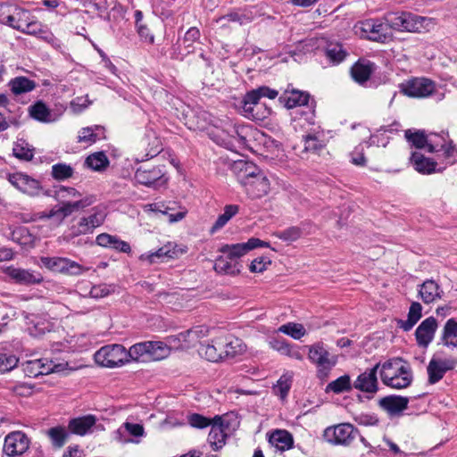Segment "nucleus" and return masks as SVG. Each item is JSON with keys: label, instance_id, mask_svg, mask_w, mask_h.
Segmentation results:
<instances>
[{"label": "nucleus", "instance_id": "obj_1", "mask_svg": "<svg viewBox=\"0 0 457 457\" xmlns=\"http://www.w3.org/2000/svg\"><path fill=\"white\" fill-rule=\"evenodd\" d=\"M0 23L26 34L40 31V24L33 20L30 12L16 4H0Z\"/></svg>", "mask_w": 457, "mask_h": 457}, {"label": "nucleus", "instance_id": "obj_2", "mask_svg": "<svg viewBox=\"0 0 457 457\" xmlns=\"http://www.w3.org/2000/svg\"><path fill=\"white\" fill-rule=\"evenodd\" d=\"M384 20L388 22L390 30L411 33L420 32L431 23L430 18L404 11L387 12L384 14Z\"/></svg>", "mask_w": 457, "mask_h": 457}, {"label": "nucleus", "instance_id": "obj_3", "mask_svg": "<svg viewBox=\"0 0 457 457\" xmlns=\"http://www.w3.org/2000/svg\"><path fill=\"white\" fill-rule=\"evenodd\" d=\"M361 33V37L374 42L382 44L393 40V33L389 29L388 22L380 18H370L361 21L356 26Z\"/></svg>", "mask_w": 457, "mask_h": 457}, {"label": "nucleus", "instance_id": "obj_4", "mask_svg": "<svg viewBox=\"0 0 457 457\" xmlns=\"http://www.w3.org/2000/svg\"><path fill=\"white\" fill-rule=\"evenodd\" d=\"M307 347L308 359L316 365L318 377L327 378L332 368L336 366L337 356L330 353L322 343H316Z\"/></svg>", "mask_w": 457, "mask_h": 457}, {"label": "nucleus", "instance_id": "obj_5", "mask_svg": "<svg viewBox=\"0 0 457 457\" xmlns=\"http://www.w3.org/2000/svg\"><path fill=\"white\" fill-rule=\"evenodd\" d=\"M235 244L224 245L220 247V252L223 255L219 256L215 262L213 269L219 274L236 276L241 272L243 268L240 258L244 256L242 253H235L233 249Z\"/></svg>", "mask_w": 457, "mask_h": 457}, {"label": "nucleus", "instance_id": "obj_6", "mask_svg": "<svg viewBox=\"0 0 457 457\" xmlns=\"http://www.w3.org/2000/svg\"><path fill=\"white\" fill-rule=\"evenodd\" d=\"M95 361L102 367H120L128 362L127 350L119 344L107 345L95 353Z\"/></svg>", "mask_w": 457, "mask_h": 457}, {"label": "nucleus", "instance_id": "obj_7", "mask_svg": "<svg viewBox=\"0 0 457 457\" xmlns=\"http://www.w3.org/2000/svg\"><path fill=\"white\" fill-rule=\"evenodd\" d=\"M360 432L350 423H340L324 430V439L333 445L349 446Z\"/></svg>", "mask_w": 457, "mask_h": 457}, {"label": "nucleus", "instance_id": "obj_8", "mask_svg": "<svg viewBox=\"0 0 457 457\" xmlns=\"http://www.w3.org/2000/svg\"><path fill=\"white\" fill-rule=\"evenodd\" d=\"M105 217L106 214L102 209L94 207L89 215L79 218L76 223L69 228L70 236L74 238L81 235L93 233L95 228L104 223Z\"/></svg>", "mask_w": 457, "mask_h": 457}, {"label": "nucleus", "instance_id": "obj_9", "mask_svg": "<svg viewBox=\"0 0 457 457\" xmlns=\"http://www.w3.org/2000/svg\"><path fill=\"white\" fill-rule=\"evenodd\" d=\"M41 263L52 271L65 275L78 276L85 269L78 262L62 257H41Z\"/></svg>", "mask_w": 457, "mask_h": 457}, {"label": "nucleus", "instance_id": "obj_10", "mask_svg": "<svg viewBox=\"0 0 457 457\" xmlns=\"http://www.w3.org/2000/svg\"><path fill=\"white\" fill-rule=\"evenodd\" d=\"M30 441L25 433L14 431L9 433L4 443V453L8 457H20L29 447Z\"/></svg>", "mask_w": 457, "mask_h": 457}, {"label": "nucleus", "instance_id": "obj_11", "mask_svg": "<svg viewBox=\"0 0 457 457\" xmlns=\"http://www.w3.org/2000/svg\"><path fill=\"white\" fill-rule=\"evenodd\" d=\"M455 364L453 359H443L438 353L434 354L427 367L428 383L439 382L447 371L453 370Z\"/></svg>", "mask_w": 457, "mask_h": 457}, {"label": "nucleus", "instance_id": "obj_12", "mask_svg": "<svg viewBox=\"0 0 457 457\" xmlns=\"http://www.w3.org/2000/svg\"><path fill=\"white\" fill-rule=\"evenodd\" d=\"M401 91L410 97H427L435 91V84L425 78H415L401 84Z\"/></svg>", "mask_w": 457, "mask_h": 457}, {"label": "nucleus", "instance_id": "obj_13", "mask_svg": "<svg viewBox=\"0 0 457 457\" xmlns=\"http://www.w3.org/2000/svg\"><path fill=\"white\" fill-rule=\"evenodd\" d=\"M8 181L18 190L30 196H37L42 191V186L37 179L22 172L9 174Z\"/></svg>", "mask_w": 457, "mask_h": 457}, {"label": "nucleus", "instance_id": "obj_14", "mask_svg": "<svg viewBox=\"0 0 457 457\" xmlns=\"http://www.w3.org/2000/svg\"><path fill=\"white\" fill-rule=\"evenodd\" d=\"M62 370V364H54L46 358L35 359L26 361L24 371L29 377H38L47 375L52 372H59Z\"/></svg>", "mask_w": 457, "mask_h": 457}, {"label": "nucleus", "instance_id": "obj_15", "mask_svg": "<svg viewBox=\"0 0 457 457\" xmlns=\"http://www.w3.org/2000/svg\"><path fill=\"white\" fill-rule=\"evenodd\" d=\"M380 363H377L373 368L360 374L353 383V387L361 392L376 394L378 390L377 372Z\"/></svg>", "mask_w": 457, "mask_h": 457}, {"label": "nucleus", "instance_id": "obj_16", "mask_svg": "<svg viewBox=\"0 0 457 457\" xmlns=\"http://www.w3.org/2000/svg\"><path fill=\"white\" fill-rule=\"evenodd\" d=\"M5 274L15 283L21 285H35L40 284L43 281V277L40 273L12 266L5 269Z\"/></svg>", "mask_w": 457, "mask_h": 457}, {"label": "nucleus", "instance_id": "obj_17", "mask_svg": "<svg viewBox=\"0 0 457 457\" xmlns=\"http://www.w3.org/2000/svg\"><path fill=\"white\" fill-rule=\"evenodd\" d=\"M246 194L253 199L261 198L270 191V182L262 171L258 173L251 180L246 181L243 186Z\"/></svg>", "mask_w": 457, "mask_h": 457}, {"label": "nucleus", "instance_id": "obj_18", "mask_svg": "<svg viewBox=\"0 0 457 457\" xmlns=\"http://www.w3.org/2000/svg\"><path fill=\"white\" fill-rule=\"evenodd\" d=\"M436 328L437 321L434 317L425 319L415 331L418 345L427 347L433 340Z\"/></svg>", "mask_w": 457, "mask_h": 457}, {"label": "nucleus", "instance_id": "obj_19", "mask_svg": "<svg viewBox=\"0 0 457 457\" xmlns=\"http://www.w3.org/2000/svg\"><path fill=\"white\" fill-rule=\"evenodd\" d=\"M232 170L242 186L262 171L254 163L244 160L235 162Z\"/></svg>", "mask_w": 457, "mask_h": 457}, {"label": "nucleus", "instance_id": "obj_20", "mask_svg": "<svg viewBox=\"0 0 457 457\" xmlns=\"http://www.w3.org/2000/svg\"><path fill=\"white\" fill-rule=\"evenodd\" d=\"M144 433V427L141 424L126 421L115 431L114 439L121 444L131 443L133 440L129 436L140 437Z\"/></svg>", "mask_w": 457, "mask_h": 457}, {"label": "nucleus", "instance_id": "obj_21", "mask_svg": "<svg viewBox=\"0 0 457 457\" xmlns=\"http://www.w3.org/2000/svg\"><path fill=\"white\" fill-rule=\"evenodd\" d=\"M162 177L163 172L158 167H153L151 169L140 167L135 173V179L137 182L147 187L161 184L160 181L162 180Z\"/></svg>", "mask_w": 457, "mask_h": 457}, {"label": "nucleus", "instance_id": "obj_22", "mask_svg": "<svg viewBox=\"0 0 457 457\" xmlns=\"http://www.w3.org/2000/svg\"><path fill=\"white\" fill-rule=\"evenodd\" d=\"M444 291L440 286L433 279H427L424 281L419 289V295L424 303H431L438 299H441Z\"/></svg>", "mask_w": 457, "mask_h": 457}, {"label": "nucleus", "instance_id": "obj_23", "mask_svg": "<svg viewBox=\"0 0 457 457\" xmlns=\"http://www.w3.org/2000/svg\"><path fill=\"white\" fill-rule=\"evenodd\" d=\"M409 368L402 358H393L381 365L380 378L383 383L398 376L404 370Z\"/></svg>", "mask_w": 457, "mask_h": 457}, {"label": "nucleus", "instance_id": "obj_24", "mask_svg": "<svg viewBox=\"0 0 457 457\" xmlns=\"http://www.w3.org/2000/svg\"><path fill=\"white\" fill-rule=\"evenodd\" d=\"M218 346H223L225 359L234 358L245 353L246 345L243 341L232 336H221V341L218 342Z\"/></svg>", "mask_w": 457, "mask_h": 457}, {"label": "nucleus", "instance_id": "obj_25", "mask_svg": "<svg viewBox=\"0 0 457 457\" xmlns=\"http://www.w3.org/2000/svg\"><path fill=\"white\" fill-rule=\"evenodd\" d=\"M309 98L308 93L292 89L291 91L286 90L279 96L278 101L287 109H292L296 106L307 105Z\"/></svg>", "mask_w": 457, "mask_h": 457}, {"label": "nucleus", "instance_id": "obj_26", "mask_svg": "<svg viewBox=\"0 0 457 457\" xmlns=\"http://www.w3.org/2000/svg\"><path fill=\"white\" fill-rule=\"evenodd\" d=\"M221 341V336L212 340L210 344L203 345L200 349V354L209 361L217 362L225 360V352L223 346H218V342Z\"/></svg>", "mask_w": 457, "mask_h": 457}, {"label": "nucleus", "instance_id": "obj_27", "mask_svg": "<svg viewBox=\"0 0 457 457\" xmlns=\"http://www.w3.org/2000/svg\"><path fill=\"white\" fill-rule=\"evenodd\" d=\"M96 422V418L94 415L89 414L71 419L69 421L68 428L72 434L85 436L90 431Z\"/></svg>", "mask_w": 457, "mask_h": 457}, {"label": "nucleus", "instance_id": "obj_28", "mask_svg": "<svg viewBox=\"0 0 457 457\" xmlns=\"http://www.w3.org/2000/svg\"><path fill=\"white\" fill-rule=\"evenodd\" d=\"M409 399L399 395H389L379 400V406L390 414H396L407 408Z\"/></svg>", "mask_w": 457, "mask_h": 457}, {"label": "nucleus", "instance_id": "obj_29", "mask_svg": "<svg viewBox=\"0 0 457 457\" xmlns=\"http://www.w3.org/2000/svg\"><path fill=\"white\" fill-rule=\"evenodd\" d=\"M405 137L416 148L421 149L427 146L428 152L429 153L438 152V144H436L431 139H428L423 131H416L412 133L411 130H406Z\"/></svg>", "mask_w": 457, "mask_h": 457}, {"label": "nucleus", "instance_id": "obj_30", "mask_svg": "<svg viewBox=\"0 0 457 457\" xmlns=\"http://www.w3.org/2000/svg\"><path fill=\"white\" fill-rule=\"evenodd\" d=\"M269 443L275 446L279 451H286L292 448L294 444V439L292 435L287 430L278 429L275 430L269 436Z\"/></svg>", "mask_w": 457, "mask_h": 457}, {"label": "nucleus", "instance_id": "obj_31", "mask_svg": "<svg viewBox=\"0 0 457 457\" xmlns=\"http://www.w3.org/2000/svg\"><path fill=\"white\" fill-rule=\"evenodd\" d=\"M104 128L99 125L86 127L79 132L78 141L93 144L97 140L104 138Z\"/></svg>", "mask_w": 457, "mask_h": 457}, {"label": "nucleus", "instance_id": "obj_32", "mask_svg": "<svg viewBox=\"0 0 457 457\" xmlns=\"http://www.w3.org/2000/svg\"><path fill=\"white\" fill-rule=\"evenodd\" d=\"M29 113L31 118L39 122L49 123L54 121L51 110L42 101H37L30 105L29 107Z\"/></svg>", "mask_w": 457, "mask_h": 457}, {"label": "nucleus", "instance_id": "obj_33", "mask_svg": "<svg viewBox=\"0 0 457 457\" xmlns=\"http://www.w3.org/2000/svg\"><path fill=\"white\" fill-rule=\"evenodd\" d=\"M421 304L418 302H413L409 308L407 320H399L397 321L399 328H401L404 331L411 330L421 318Z\"/></svg>", "mask_w": 457, "mask_h": 457}, {"label": "nucleus", "instance_id": "obj_34", "mask_svg": "<svg viewBox=\"0 0 457 457\" xmlns=\"http://www.w3.org/2000/svg\"><path fill=\"white\" fill-rule=\"evenodd\" d=\"M151 346L148 347V360L160 361L168 357L170 353L172 345L168 341L166 343L162 341H150Z\"/></svg>", "mask_w": 457, "mask_h": 457}, {"label": "nucleus", "instance_id": "obj_35", "mask_svg": "<svg viewBox=\"0 0 457 457\" xmlns=\"http://www.w3.org/2000/svg\"><path fill=\"white\" fill-rule=\"evenodd\" d=\"M373 72V63L370 62H356L351 69V74L354 81L359 84L366 82Z\"/></svg>", "mask_w": 457, "mask_h": 457}, {"label": "nucleus", "instance_id": "obj_36", "mask_svg": "<svg viewBox=\"0 0 457 457\" xmlns=\"http://www.w3.org/2000/svg\"><path fill=\"white\" fill-rule=\"evenodd\" d=\"M411 161L417 171L420 173H432L436 170V162L425 157L423 154L414 152L411 154Z\"/></svg>", "mask_w": 457, "mask_h": 457}, {"label": "nucleus", "instance_id": "obj_37", "mask_svg": "<svg viewBox=\"0 0 457 457\" xmlns=\"http://www.w3.org/2000/svg\"><path fill=\"white\" fill-rule=\"evenodd\" d=\"M175 251L171 244L165 245L159 248L157 251L145 253L140 256L143 261H147L149 263H154L164 259L174 258Z\"/></svg>", "mask_w": 457, "mask_h": 457}, {"label": "nucleus", "instance_id": "obj_38", "mask_svg": "<svg viewBox=\"0 0 457 457\" xmlns=\"http://www.w3.org/2000/svg\"><path fill=\"white\" fill-rule=\"evenodd\" d=\"M11 91L18 96L32 91L36 87V82L26 77L20 76L10 80Z\"/></svg>", "mask_w": 457, "mask_h": 457}, {"label": "nucleus", "instance_id": "obj_39", "mask_svg": "<svg viewBox=\"0 0 457 457\" xmlns=\"http://www.w3.org/2000/svg\"><path fill=\"white\" fill-rule=\"evenodd\" d=\"M46 434L50 439L52 445L57 449L62 448L69 437V432L62 426L50 428L46 430Z\"/></svg>", "mask_w": 457, "mask_h": 457}, {"label": "nucleus", "instance_id": "obj_40", "mask_svg": "<svg viewBox=\"0 0 457 457\" xmlns=\"http://www.w3.org/2000/svg\"><path fill=\"white\" fill-rule=\"evenodd\" d=\"M151 346V342H142L138 344H135L132 345L129 351H127L128 354V361L129 359L137 361H149L148 360V347Z\"/></svg>", "mask_w": 457, "mask_h": 457}, {"label": "nucleus", "instance_id": "obj_41", "mask_svg": "<svg viewBox=\"0 0 457 457\" xmlns=\"http://www.w3.org/2000/svg\"><path fill=\"white\" fill-rule=\"evenodd\" d=\"M247 128L244 126H231L226 132L230 137V140L226 144L227 147L235 146V143L238 145H245L246 144V131Z\"/></svg>", "mask_w": 457, "mask_h": 457}, {"label": "nucleus", "instance_id": "obj_42", "mask_svg": "<svg viewBox=\"0 0 457 457\" xmlns=\"http://www.w3.org/2000/svg\"><path fill=\"white\" fill-rule=\"evenodd\" d=\"M441 340L446 346H457V322L453 319L446 321Z\"/></svg>", "mask_w": 457, "mask_h": 457}, {"label": "nucleus", "instance_id": "obj_43", "mask_svg": "<svg viewBox=\"0 0 457 457\" xmlns=\"http://www.w3.org/2000/svg\"><path fill=\"white\" fill-rule=\"evenodd\" d=\"M226 433L220 425L212 424L208 435V442L213 450L217 451L225 445Z\"/></svg>", "mask_w": 457, "mask_h": 457}, {"label": "nucleus", "instance_id": "obj_44", "mask_svg": "<svg viewBox=\"0 0 457 457\" xmlns=\"http://www.w3.org/2000/svg\"><path fill=\"white\" fill-rule=\"evenodd\" d=\"M188 330L181 332L178 335L170 336L167 337L168 343L173 346V348H189L194 346L196 342L192 335H188Z\"/></svg>", "mask_w": 457, "mask_h": 457}, {"label": "nucleus", "instance_id": "obj_45", "mask_svg": "<svg viewBox=\"0 0 457 457\" xmlns=\"http://www.w3.org/2000/svg\"><path fill=\"white\" fill-rule=\"evenodd\" d=\"M239 207L236 204L226 205L224 208V212L220 214L216 220L215 223L212 225L211 228V233L214 234L220 228H222L227 222L238 212Z\"/></svg>", "mask_w": 457, "mask_h": 457}, {"label": "nucleus", "instance_id": "obj_46", "mask_svg": "<svg viewBox=\"0 0 457 457\" xmlns=\"http://www.w3.org/2000/svg\"><path fill=\"white\" fill-rule=\"evenodd\" d=\"M352 389L351 378L349 375H344L331 381L326 386L325 391L327 393L333 392L335 394H342L344 392H349Z\"/></svg>", "mask_w": 457, "mask_h": 457}, {"label": "nucleus", "instance_id": "obj_47", "mask_svg": "<svg viewBox=\"0 0 457 457\" xmlns=\"http://www.w3.org/2000/svg\"><path fill=\"white\" fill-rule=\"evenodd\" d=\"M34 149L24 139H18L12 148L13 155L23 161H30L34 156Z\"/></svg>", "mask_w": 457, "mask_h": 457}, {"label": "nucleus", "instance_id": "obj_48", "mask_svg": "<svg viewBox=\"0 0 457 457\" xmlns=\"http://www.w3.org/2000/svg\"><path fill=\"white\" fill-rule=\"evenodd\" d=\"M412 381V375L410 367L401 372L398 376L385 382L387 386L395 389H402L409 386Z\"/></svg>", "mask_w": 457, "mask_h": 457}, {"label": "nucleus", "instance_id": "obj_49", "mask_svg": "<svg viewBox=\"0 0 457 457\" xmlns=\"http://www.w3.org/2000/svg\"><path fill=\"white\" fill-rule=\"evenodd\" d=\"M85 164L93 170L101 171L109 165V160L103 152H97L87 156Z\"/></svg>", "mask_w": 457, "mask_h": 457}, {"label": "nucleus", "instance_id": "obj_50", "mask_svg": "<svg viewBox=\"0 0 457 457\" xmlns=\"http://www.w3.org/2000/svg\"><path fill=\"white\" fill-rule=\"evenodd\" d=\"M19 359L12 353L0 349V374L9 372L18 364Z\"/></svg>", "mask_w": 457, "mask_h": 457}, {"label": "nucleus", "instance_id": "obj_51", "mask_svg": "<svg viewBox=\"0 0 457 457\" xmlns=\"http://www.w3.org/2000/svg\"><path fill=\"white\" fill-rule=\"evenodd\" d=\"M346 54L341 44L330 43L326 47V55L334 63H339L344 61Z\"/></svg>", "mask_w": 457, "mask_h": 457}, {"label": "nucleus", "instance_id": "obj_52", "mask_svg": "<svg viewBox=\"0 0 457 457\" xmlns=\"http://www.w3.org/2000/svg\"><path fill=\"white\" fill-rule=\"evenodd\" d=\"M303 235V229L300 227H289L282 231H277L273 234L274 237L287 242H295L299 239Z\"/></svg>", "mask_w": 457, "mask_h": 457}, {"label": "nucleus", "instance_id": "obj_53", "mask_svg": "<svg viewBox=\"0 0 457 457\" xmlns=\"http://www.w3.org/2000/svg\"><path fill=\"white\" fill-rule=\"evenodd\" d=\"M65 217L58 206L52 208L49 212H42L35 214L34 220H53L55 226H60L64 220Z\"/></svg>", "mask_w": 457, "mask_h": 457}, {"label": "nucleus", "instance_id": "obj_54", "mask_svg": "<svg viewBox=\"0 0 457 457\" xmlns=\"http://www.w3.org/2000/svg\"><path fill=\"white\" fill-rule=\"evenodd\" d=\"M73 168L66 163H56L52 166V177L56 180H65L73 175Z\"/></svg>", "mask_w": 457, "mask_h": 457}, {"label": "nucleus", "instance_id": "obj_55", "mask_svg": "<svg viewBox=\"0 0 457 457\" xmlns=\"http://www.w3.org/2000/svg\"><path fill=\"white\" fill-rule=\"evenodd\" d=\"M278 331L290 336L294 339H300L306 334V330L302 324L293 322L282 325Z\"/></svg>", "mask_w": 457, "mask_h": 457}, {"label": "nucleus", "instance_id": "obj_56", "mask_svg": "<svg viewBox=\"0 0 457 457\" xmlns=\"http://www.w3.org/2000/svg\"><path fill=\"white\" fill-rule=\"evenodd\" d=\"M205 116L206 113L204 112L195 113V112L191 111L190 112H187L186 114V124L188 126L189 129H204L206 124Z\"/></svg>", "mask_w": 457, "mask_h": 457}, {"label": "nucleus", "instance_id": "obj_57", "mask_svg": "<svg viewBox=\"0 0 457 457\" xmlns=\"http://www.w3.org/2000/svg\"><path fill=\"white\" fill-rule=\"evenodd\" d=\"M261 98V95L259 94L257 88L246 93L243 100V108L245 112H253V107L259 103Z\"/></svg>", "mask_w": 457, "mask_h": 457}, {"label": "nucleus", "instance_id": "obj_58", "mask_svg": "<svg viewBox=\"0 0 457 457\" xmlns=\"http://www.w3.org/2000/svg\"><path fill=\"white\" fill-rule=\"evenodd\" d=\"M260 245H262L261 239L251 237L246 243L235 244L233 249L236 250V252H234L235 253L245 255L250 250L260 247Z\"/></svg>", "mask_w": 457, "mask_h": 457}, {"label": "nucleus", "instance_id": "obj_59", "mask_svg": "<svg viewBox=\"0 0 457 457\" xmlns=\"http://www.w3.org/2000/svg\"><path fill=\"white\" fill-rule=\"evenodd\" d=\"M323 145L317 137L308 135L303 138V146L302 153H315L320 150Z\"/></svg>", "mask_w": 457, "mask_h": 457}, {"label": "nucleus", "instance_id": "obj_60", "mask_svg": "<svg viewBox=\"0 0 457 457\" xmlns=\"http://www.w3.org/2000/svg\"><path fill=\"white\" fill-rule=\"evenodd\" d=\"M291 386V380L289 377L282 376L274 386L273 390L276 395H279L281 399H285L288 394Z\"/></svg>", "mask_w": 457, "mask_h": 457}, {"label": "nucleus", "instance_id": "obj_61", "mask_svg": "<svg viewBox=\"0 0 457 457\" xmlns=\"http://www.w3.org/2000/svg\"><path fill=\"white\" fill-rule=\"evenodd\" d=\"M80 196L81 194L74 187L62 186L56 190L57 200H67L70 198H78Z\"/></svg>", "mask_w": 457, "mask_h": 457}, {"label": "nucleus", "instance_id": "obj_62", "mask_svg": "<svg viewBox=\"0 0 457 457\" xmlns=\"http://www.w3.org/2000/svg\"><path fill=\"white\" fill-rule=\"evenodd\" d=\"M200 38V31L196 27H191L187 29V31L185 33V36L182 39V45L188 48L190 47L195 42H196Z\"/></svg>", "mask_w": 457, "mask_h": 457}, {"label": "nucleus", "instance_id": "obj_63", "mask_svg": "<svg viewBox=\"0 0 457 457\" xmlns=\"http://www.w3.org/2000/svg\"><path fill=\"white\" fill-rule=\"evenodd\" d=\"M188 423L192 427L197 428H204L210 425H212L209 419L197 413H194L188 416Z\"/></svg>", "mask_w": 457, "mask_h": 457}, {"label": "nucleus", "instance_id": "obj_64", "mask_svg": "<svg viewBox=\"0 0 457 457\" xmlns=\"http://www.w3.org/2000/svg\"><path fill=\"white\" fill-rule=\"evenodd\" d=\"M271 261L266 257L255 258L250 264L249 270L251 272H262L267 265H270Z\"/></svg>", "mask_w": 457, "mask_h": 457}]
</instances>
